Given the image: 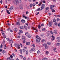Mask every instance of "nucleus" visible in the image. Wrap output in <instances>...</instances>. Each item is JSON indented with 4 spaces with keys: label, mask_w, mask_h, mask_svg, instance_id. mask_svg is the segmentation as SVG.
I'll list each match as a JSON object with an SVG mask.
<instances>
[{
    "label": "nucleus",
    "mask_w": 60,
    "mask_h": 60,
    "mask_svg": "<svg viewBox=\"0 0 60 60\" xmlns=\"http://www.w3.org/2000/svg\"><path fill=\"white\" fill-rule=\"evenodd\" d=\"M35 5V4L34 3H33V4L32 3L30 4L29 5L30 6V8H32L33 6V7H34V6Z\"/></svg>",
    "instance_id": "f257e3e1"
},
{
    "label": "nucleus",
    "mask_w": 60,
    "mask_h": 60,
    "mask_svg": "<svg viewBox=\"0 0 60 60\" xmlns=\"http://www.w3.org/2000/svg\"><path fill=\"white\" fill-rule=\"evenodd\" d=\"M14 4L16 5H18V0H15L14 1Z\"/></svg>",
    "instance_id": "f03ea898"
},
{
    "label": "nucleus",
    "mask_w": 60,
    "mask_h": 60,
    "mask_svg": "<svg viewBox=\"0 0 60 60\" xmlns=\"http://www.w3.org/2000/svg\"><path fill=\"white\" fill-rule=\"evenodd\" d=\"M45 8V4H43L41 5V10H42L43 9H44Z\"/></svg>",
    "instance_id": "7ed1b4c3"
},
{
    "label": "nucleus",
    "mask_w": 60,
    "mask_h": 60,
    "mask_svg": "<svg viewBox=\"0 0 60 60\" xmlns=\"http://www.w3.org/2000/svg\"><path fill=\"white\" fill-rule=\"evenodd\" d=\"M16 47L17 49H20V45L19 44L17 45Z\"/></svg>",
    "instance_id": "20e7f679"
},
{
    "label": "nucleus",
    "mask_w": 60,
    "mask_h": 60,
    "mask_svg": "<svg viewBox=\"0 0 60 60\" xmlns=\"http://www.w3.org/2000/svg\"><path fill=\"white\" fill-rule=\"evenodd\" d=\"M52 22H50L49 24V26H52Z\"/></svg>",
    "instance_id": "39448f33"
},
{
    "label": "nucleus",
    "mask_w": 60,
    "mask_h": 60,
    "mask_svg": "<svg viewBox=\"0 0 60 60\" xmlns=\"http://www.w3.org/2000/svg\"><path fill=\"white\" fill-rule=\"evenodd\" d=\"M19 8L21 10H22L23 9V7L22 6V5H20L19 7Z\"/></svg>",
    "instance_id": "423d86ee"
},
{
    "label": "nucleus",
    "mask_w": 60,
    "mask_h": 60,
    "mask_svg": "<svg viewBox=\"0 0 60 60\" xmlns=\"http://www.w3.org/2000/svg\"><path fill=\"white\" fill-rule=\"evenodd\" d=\"M22 39L24 40H26V38H25V37L24 36H22Z\"/></svg>",
    "instance_id": "0eeeda50"
},
{
    "label": "nucleus",
    "mask_w": 60,
    "mask_h": 60,
    "mask_svg": "<svg viewBox=\"0 0 60 60\" xmlns=\"http://www.w3.org/2000/svg\"><path fill=\"white\" fill-rule=\"evenodd\" d=\"M40 41H41L40 40L38 39H36V41L37 43H39V42H40Z\"/></svg>",
    "instance_id": "6e6552de"
},
{
    "label": "nucleus",
    "mask_w": 60,
    "mask_h": 60,
    "mask_svg": "<svg viewBox=\"0 0 60 60\" xmlns=\"http://www.w3.org/2000/svg\"><path fill=\"white\" fill-rule=\"evenodd\" d=\"M21 22L22 23H25V22H26L25 20L23 19L21 20Z\"/></svg>",
    "instance_id": "1a4fd4ad"
},
{
    "label": "nucleus",
    "mask_w": 60,
    "mask_h": 60,
    "mask_svg": "<svg viewBox=\"0 0 60 60\" xmlns=\"http://www.w3.org/2000/svg\"><path fill=\"white\" fill-rule=\"evenodd\" d=\"M26 44L27 45H29L30 44V42H26Z\"/></svg>",
    "instance_id": "9d476101"
},
{
    "label": "nucleus",
    "mask_w": 60,
    "mask_h": 60,
    "mask_svg": "<svg viewBox=\"0 0 60 60\" xmlns=\"http://www.w3.org/2000/svg\"><path fill=\"white\" fill-rule=\"evenodd\" d=\"M41 2H40V4H38V6H40L42 4V0H41Z\"/></svg>",
    "instance_id": "9b49d317"
},
{
    "label": "nucleus",
    "mask_w": 60,
    "mask_h": 60,
    "mask_svg": "<svg viewBox=\"0 0 60 60\" xmlns=\"http://www.w3.org/2000/svg\"><path fill=\"white\" fill-rule=\"evenodd\" d=\"M54 5H51L50 6L51 10H52V8H54Z\"/></svg>",
    "instance_id": "f8f14e48"
},
{
    "label": "nucleus",
    "mask_w": 60,
    "mask_h": 60,
    "mask_svg": "<svg viewBox=\"0 0 60 60\" xmlns=\"http://www.w3.org/2000/svg\"><path fill=\"white\" fill-rule=\"evenodd\" d=\"M16 24L18 25V26H19V25H20V23H19V22H16Z\"/></svg>",
    "instance_id": "ddd939ff"
},
{
    "label": "nucleus",
    "mask_w": 60,
    "mask_h": 60,
    "mask_svg": "<svg viewBox=\"0 0 60 60\" xmlns=\"http://www.w3.org/2000/svg\"><path fill=\"white\" fill-rule=\"evenodd\" d=\"M7 13L8 14H10V13L9 12V10L7 9Z\"/></svg>",
    "instance_id": "4468645a"
},
{
    "label": "nucleus",
    "mask_w": 60,
    "mask_h": 60,
    "mask_svg": "<svg viewBox=\"0 0 60 60\" xmlns=\"http://www.w3.org/2000/svg\"><path fill=\"white\" fill-rule=\"evenodd\" d=\"M46 48V47H47V44H45L43 45Z\"/></svg>",
    "instance_id": "2eb2a0df"
},
{
    "label": "nucleus",
    "mask_w": 60,
    "mask_h": 60,
    "mask_svg": "<svg viewBox=\"0 0 60 60\" xmlns=\"http://www.w3.org/2000/svg\"><path fill=\"white\" fill-rule=\"evenodd\" d=\"M4 36L3 37H1V38H4V39H5L6 38V36H5V35H4V36Z\"/></svg>",
    "instance_id": "dca6fc26"
},
{
    "label": "nucleus",
    "mask_w": 60,
    "mask_h": 60,
    "mask_svg": "<svg viewBox=\"0 0 60 60\" xmlns=\"http://www.w3.org/2000/svg\"><path fill=\"white\" fill-rule=\"evenodd\" d=\"M5 40H4L2 42V44H3V45H4L5 44Z\"/></svg>",
    "instance_id": "f3484780"
},
{
    "label": "nucleus",
    "mask_w": 60,
    "mask_h": 60,
    "mask_svg": "<svg viewBox=\"0 0 60 60\" xmlns=\"http://www.w3.org/2000/svg\"><path fill=\"white\" fill-rule=\"evenodd\" d=\"M56 45L57 46H60V43L56 44Z\"/></svg>",
    "instance_id": "a211bd4d"
},
{
    "label": "nucleus",
    "mask_w": 60,
    "mask_h": 60,
    "mask_svg": "<svg viewBox=\"0 0 60 60\" xmlns=\"http://www.w3.org/2000/svg\"><path fill=\"white\" fill-rule=\"evenodd\" d=\"M27 37H28V38H31V35H30L29 34L27 35Z\"/></svg>",
    "instance_id": "6ab92c4d"
},
{
    "label": "nucleus",
    "mask_w": 60,
    "mask_h": 60,
    "mask_svg": "<svg viewBox=\"0 0 60 60\" xmlns=\"http://www.w3.org/2000/svg\"><path fill=\"white\" fill-rule=\"evenodd\" d=\"M31 50L32 51H34L35 50V49H34V48H32L31 49Z\"/></svg>",
    "instance_id": "aec40b11"
},
{
    "label": "nucleus",
    "mask_w": 60,
    "mask_h": 60,
    "mask_svg": "<svg viewBox=\"0 0 60 60\" xmlns=\"http://www.w3.org/2000/svg\"><path fill=\"white\" fill-rule=\"evenodd\" d=\"M37 11H41V9L38 8L37 10Z\"/></svg>",
    "instance_id": "412c9836"
},
{
    "label": "nucleus",
    "mask_w": 60,
    "mask_h": 60,
    "mask_svg": "<svg viewBox=\"0 0 60 60\" xmlns=\"http://www.w3.org/2000/svg\"><path fill=\"white\" fill-rule=\"evenodd\" d=\"M49 52L48 51H46L45 52V54L46 55H48L49 54Z\"/></svg>",
    "instance_id": "4be33fe9"
},
{
    "label": "nucleus",
    "mask_w": 60,
    "mask_h": 60,
    "mask_svg": "<svg viewBox=\"0 0 60 60\" xmlns=\"http://www.w3.org/2000/svg\"><path fill=\"white\" fill-rule=\"evenodd\" d=\"M26 51V50L25 49H22V52L23 53H24Z\"/></svg>",
    "instance_id": "5701e85b"
},
{
    "label": "nucleus",
    "mask_w": 60,
    "mask_h": 60,
    "mask_svg": "<svg viewBox=\"0 0 60 60\" xmlns=\"http://www.w3.org/2000/svg\"><path fill=\"white\" fill-rule=\"evenodd\" d=\"M28 50H27L26 51V55H28Z\"/></svg>",
    "instance_id": "b1692460"
},
{
    "label": "nucleus",
    "mask_w": 60,
    "mask_h": 60,
    "mask_svg": "<svg viewBox=\"0 0 60 60\" xmlns=\"http://www.w3.org/2000/svg\"><path fill=\"white\" fill-rule=\"evenodd\" d=\"M20 52V53L21 54H22V49H20L19 50Z\"/></svg>",
    "instance_id": "393cba45"
},
{
    "label": "nucleus",
    "mask_w": 60,
    "mask_h": 60,
    "mask_svg": "<svg viewBox=\"0 0 60 60\" xmlns=\"http://www.w3.org/2000/svg\"><path fill=\"white\" fill-rule=\"evenodd\" d=\"M20 57L21 59L23 58V56L21 55H20L19 56Z\"/></svg>",
    "instance_id": "a878e982"
},
{
    "label": "nucleus",
    "mask_w": 60,
    "mask_h": 60,
    "mask_svg": "<svg viewBox=\"0 0 60 60\" xmlns=\"http://www.w3.org/2000/svg\"><path fill=\"white\" fill-rule=\"evenodd\" d=\"M38 28L39 29H40L41 28V25H38Z\"/></svg>",
    "instance_id": "bb28decb"
},
{
    "label": "nucleus",
    "mask_w": 60,
    "mask_h": 60,
    "mask_svg": "<svg viewBox=\"0 0 60 60\" xmlns=\"http://www.w3.org/2000/svg\"><path fill=\"white\" fill-rule=\"evenodd\" d=\"M10 57L11 58H13V56L12 55H11L10 56Z\"/></svg>",
    "instance_id": "cd10ccee"
},
{
    "label": "nucleus",
    "mask_w": 60,
    "mask_h": 60,
    "mask_svg": "<svg viewBox=\"0 0 60 60\" xmlns=\"http://www.w3.org/2000/svg\"><path fill=\"white\" fill-rule=\"evenodd\" d=\"M24 27L25 28V29H26V30H27V28H26V26H24Z\"/></svg>",
    "instance_id": "c85d7f7f"
},
{
    "label": "nucleus",
    "mask_w": 60,
    "mask_h": 60,
    "mask_svg": "<svg viewBox=\"0 0 60 60\" xmlns=\"http://www.w3.org/2000/svg\"><path fill=\"white\" fill-rule=\"evenodd\" d=\"M44 60H48V59L46 58H43Z\"/></svg>",
    "instance_id": "c756f323"
},
{
    "label": "nucleus",
    "mask_w": 60,
    "mask_h": 60,
    "mask_svg": "<svg viewBox=\"0 0 60 60\" xmlns=\"http://www.w3.org/2000/svg\"><path fill=\"white\" fill-rule=\"evenodd\" d=\"M47 43L48 45H50V44H51V43L49 42H47Z\"/></svg>",
    "instance_id": "7c9ffc66"
},
{
    "label": "nucleus",
    "mask_w": 60,
    "mask_h": 60,
    "mask_svg": "<svg viewBox=\"0 0 60 60\" xmlns=\"http://www.w3.org/2000/svg\"><path fill=\"white\" fill-rule=\"evenodd\" d=\"M25 19H29V18L28 17H27L26 16H25Z\"/></svg>",
    "instance_id": "2f4dec72"
},
{
    "label": "nucleus",
    "mask_w": 60,
    "mask_h": 60,
    "mask_svg": "<svg viewBox=\"0 0 60 60\" xmlns=\"http://www.w3.org/2000/svg\"><path fill=\"white\" fill-rule=\"evenodd\" d=\"M23 27L22 26H21L20 27V29H23Z\"/></svg>",
    "instance_id": "473e14b6"
},
{
    "label": "nucleus",
    "mask_w": 60,
    "mask_h": 60,
    "mask_svg": "<svg viewBox=\"0 0 60 60\" xmlns=\"http://www.w3.org/2000/svg\"><path fill=\"white\" fill-rule=\"evenodd\" d=\"M10 8L11 9V10H12V9H13V6H11V7Z\"/></svg>",
    "instance_id": "72a5a7b5"
},
{
    "label": "nucleus",
    "mask_w": 60,
    "mask_h": 60,
    "mask_svg": "<svg viewBox=\"0 0 60 60\" xmlns=\"http://www.w3.org/2000/svg\"><path fill=\"white\" fill-rule=\"evenodd\" d=\"M6 52H5V50H3L2 52L3 53V54H4Z\"/></svg>",
    "instance_id": "f704fd0d"
},
{
    "label": "nucleus",
    "mask_w": 60,
    "mask_h": 60,
    "mask_svg": "<svg viewBox=\"0 0 60 60\" xmlns=\"http://www.w3.org/2000/svg\"><path fill=\"white\" fill-rule=\"evenodd\" d=\"M50 34H53L54 33L52 31H50Z\"/></svg>",
    "instance_id": "c9c22d12"
},
{
    "label": "nucleus",
    "mask_w": 60,
    "mask_h": 60,
    "mask_svg": "<svg viewBox=\"0 0 60 60\" xmlns=\"http://www.w3.org/2000/svg\"><path fill=\"white\" fill-rule=\"evenodd\" d=\"M19 31L21 33H23V31L22 30H20Z\"/></svg>",
    "instance_id": "e433bc0d"
},
{
    "label": "nucleus",
    "mask_w": 60,
    "mask_h": 60,
    "mask_svg": "<svg viewBox=\"0 0 60 60\" xmlns=\"http://www.w3.org/2000/svg\"><path fill=\"white\" fill-rule=\"evenodd\" d=\"M41 26H44V24L43 23L41 24Z\"/></svg>",
    "instance_id": "4c0bfd02"
},
{
    "label": "nucleus",
    "mask_w": 60,
    "mask_h": 60,
    "mask_svg": "<svg viewBox=\"0 0 60 60\" xmlns=\"http://www.w3.org/2000/svg\"><path fill=\"white\" fill-rule=\"evenodd\" d=\"M32 29H33L34 30H36V29H35V28H34V27H32Z\"/></svg>",
    "instance_id": "58836bf2"
},
{
    "label": "nucleus",
    "mask_w": 60,
    "mask_h": 60,
    "mask_svg": "<svg viewBox=\"0 0 60 60\" xmlns=\"http://www.w3.org/2000/svg\"><path fill=\"white\" fill-rule=\"evenodd\" d=\"M18 3H21V0H19Z\"/></svg>",
    "instance_id": "ea45409f"
},
{
    "label": "nucleus",
    "mask_w": 60,
    "mask_h": 60,
    "mask_svg": "<svg viewBox=\"0 0 60 60\" xmlns=\"http://www.w3.org/2000/svg\"><path fill=\"white\" fill-rule=\"evenodd\" d=\"M57 21H59L60 20V19L58 18L57 19Z\"/></svg>",
    "instance_id": "a19ab883"
},
{
    "label": "nucleus",
    "mask_w": 60,
    "mask_h": 60,
    "mask_svg": "<svg viewBox=\"0 0 60 60\" xmlns=\"http://www.w3.org/2000/svg\"><path fill=\"white\" fill-rule=\"evenodd\" d=\"M9 43H11V40H9Z\"/></svg>",
    "instance_id": "79ce46f5"
},
{
    "label": "nucleus",
    "mask_w": 60,
    "mask_h": 60,
    "mask_svg": "<svg viewBox=\"0 0 60 60\" xmlns=\"http://www.w3.org/2000/svg\"><path fill=\"white\" fill-rule=\"evenodd\" d=\"M37 39H38V40H41V38L40 37L38 38H37Z\"/></svg>",
    "instance_id": "37998d69"
},
{
    "label": "nucleus",
    "mask_w": 60,
    "mask_h": 60,
    "mask_svg": "<svg viewBox=\"0 0 60 60\" xmlns=\"http://www.w3.org/2000/svg\"><path fill=\"white\" fill-rule=\"evenodd\" d=\"M42 42H44L45 41V40L44 39H43L42 41Z\"/></svg>",
    "instance_id": "c03bdc74"
},
{
    "label": "nucleus",
    "mask_w": 60,
    "mask_h": 60,
    "mask_svg": "<svg viewBox=\"0 0 60 60\" xmlns=\"http://www.w3.org/2000/svg\"><path fill=\"white\" fill-rule=\"evenodd\" d=\"M12 55L14 57H15V55L13 53H12Z\"/></svg>",
    "instance_id": "a18cd8bd"
},
{
    "label": "nucleus",
    "mask_w": 60,
    "mask_h": 60,
    "mask_svg": "<svg viewBox=\"0 0 60 60\" xmlns=\"http://www.w3.org/2000/svg\"><path fill=\"white\" fill-rule=\"evenodd\" d=\"M58 40H60V37H57L56 38Z\"/></svg>",
    "instance_id": "49530a36"
},
{
    "label": "nucleus",
    "mask_w": 60,
    "mask_h": 60,
    "mask_svg": "<svg viewBox=\"0 0 60 60\" xmlns=\"http://www.w3.org/2000/svg\"><path fill=\"white\" fill-rule=\"evenodd\" d=\"M43 3H45V4H46V1L45 0H44L42 1Z\"/></svg>",
    "instance_id": "de8ad7c7"
},
{
    "label": "nucleus",
    "mask_w": 60,
    "mask_h": 60,
    "mask_svg": "<svg viewBox=\"0 0 60 60\" xmlns=\"http://www.w3.org/2000/svg\"><path fill=\"white\" fill-rule=\"evenodd\" d=\"M29 34L28 32H27L25 34V35H26V34H27V35H28Z\"/></svg>",
    "instance_id": "09e8293b"
},
{
    "label": "nucleus",
    "mask_w": 60,
    "mask_h": 60,
    "mask_svg": "<svg viewBox=\"0 0 60 60\" xmlns=\"http://www.w3.org/2000/svg\"><path fill=\"white\" fill-rule=\"evenodd\" d=\"M38 37H39V36L37 35L36 36V38H37H37H38Z\"/></svg>",
    "instance_id": "8fccbe9b"
},
{
    "label": "nucleus",
    "mask_w": 60,
    "mask_h": 60,
    "mask_svg": "<svg viewBox=\"0 0 60 60\" xmlns=\"http://www.w3.org/2000/svg\"><path fill=\"white\" fill-rule=\"evenodd\" d=\"M15 32H17V31H18V29H17V28H15Z\"/></svg>",
    "instance_id": "3c124183"
},
{
    "label": "nucleus",
    "mask_w": 60,
    "mask_h": 60,
    "mask_svg": "<svg viewBox=\"0 0 60 60\" xmlns=\"http://www.w3.org/2000/svg\"><path fill=\"white\" fill-rule=\"evenodd\" d=\"M56 48H55L53 49V51H54V52H55L56 50Z\"/></svg>",
    "instance_id": "603ef678"
},
{
    "label": "nucleus",
    "mask_w": 60,
    "mask_h": 60,
    "mask_svg": "<svg viewBox=\"0 0 60 60\" xmlns=\"http://www.w3.org/2000/svg\"><path fill=\"white\" fill-rule=\"evenodd\" d=\"M54 24L55 25V26H57V23L56 22H55L54 23Z\"/></svg>",
    "instance_id": "864d4df0"
},
{
    "label": "nucleus",
    "mask_w": 60,
    "mask_h": 60,
    "mask_svg": "<svg viewBox=\"0 0 60 60\" xmlns=\"http://www.w3.org/2000/svg\"><path fill=\"white\" fill-rule=\"evenodd\" d=\"M52 38L51 39V40L52 41H54L55 39V38Z\"/></svg>",
    "instance_id": "5fc2aeb1"
},
{
    "label": "nucleus",
    "mask_w": 60,
    "mask_h": 60,
    "mask_svg": "<svg viewBox=\"0 0 60 60\" xmlns=\"http://www.w3.org/2000/svg\"><path fill=\"white\" fill-rule=\"evenodd\" d=\"M6 39L8 41H9V40H10V39L9 38H7Z\"/></svg>",
    "instance_id": "6e6d98bb"
},
{
    "label": "nucleus",
    "mask_w": 60,
    "mask_h": 60,
    "mask_svg": "<svg viewBox=\"0 0 60 60\" xmlns=\"http://www.w3.org/2000/svg\"><path fill=\"white\" fill-rule=\"evenodd\" d=\"M49 7H47L46 9V10H49Z\"/></svg>",
    "instance_id": "4d7b16f0"
},
{
    "label": "nucleus",
    "mask_w": 60,
    "mask_h": 60,
    "mask_svg": "<svg viewBox=\"0 0 60 60\" xmlns=\"http://www.w3.org/2000/svg\"><path fill=\"white\" fill-rule=\"evenodd\" d=\"M56 19H54L53 20V22H56Z\"/></svg>",
    "instance_id": "13d9d810"
},
{
    "label": "nucleus",
    "mask_w": 60,
    "mask_h": 60,
    "mask_svg": "<svg viewBox=\"0 0 60 60\" xmlns=\"http://www.w3.org/2000/svg\"><path fill=\"white\" fill-rule=\"evenodd\" d=\"M11 8H10L9 9V10L10 11H11Z\"/></svg>",
    "instance_id": "bf43d9fd"
},
{
    "label": "nucleus",
    "mask_w": 60,
    "mask_h": 60,
    "mask_svg": "<svg viewBox=\"0 0 60 60\" xmlns=\"http://www.w3.org/2000/svg\"><path fill=\"white\" fill-rule=\"evenodd\" d=\"M37 54H39L40 53V51L38 50L37 52Z\"/></svg>",
    "instance_id": "052dcab7"
},
{
    "label": "nucleus",
    "mask_w": 60,
    "mask_h": 60,
    "mask_svg": "<svg viewBox=\"0 0 60 60\" xmlns=\"http://www.w3.org/2000/svg\"><path fill=\"white\" fill-rule=\"evenodd\" d=\"M4 49H6V45H5V46L4 47Z\"/></svg>",
    "instance_id": "680f3d73"
},
{
    "label": "nucleus",
    "mask_w": 60,
    "mask_h": 60,
    "mask_svg": "<svg viewBox=\"0 0 60 60\" xmlns=\"http://www.w3.org/2000/svg\"><path fill=\"white\" fill-rule=\"evenodd\" d=\"M28 13H29V12H28V11H27L26 12V15H27V14H28Z\"/></svg>",
    "instance_id": "e2e57ef3"
},
{
    "label": "nucleus",
    "mask_w": 60,
    "mask_h": 60,
    "mask_svg": "<svg viewBox=\"0 0 60 60\" xmlns=\"http://www.w3.org/2000/svg\"><path fill=\"white\" fill-rule=\"evenodd\" d=\"M42 31H45V28H43L42 29Z\"/></svg>",
    "instance_id": "0e129e2a"
},
{
    "label": "nucleus",
    "mask_w": 60,
    "mask_h": 60,
    "mask_svg": "<svg viewBox=\"0 0 60 60\" xmlns=\"http://www.w3.org/2000/svg\"><path fill=\"white\" fill-rule=\"evenodd\" d=\"M7 59L8 60H10V57H8Z\"/></svg>",
    "instance_id": "69168bd1"
},
{
    "label": "nucleus",
    "mask_w": 60,
    "mask_h": 60,
    "mask_svg": "<svg viewBox=\"0 0 60 60\" xmlns=\"http://www.w3.org/2000/svg\"><path fill=\"white\" fill-rule=\"evenodd\" d=\"M23 59L24 60H26V57H24L23 58Z\"/></svg>",
    "instance_id": "338daca9"
},
{
    "label": "nucleus",
    "mask_w": 60,
    "mask_h": 60,
    "mask_svg": "<svg viewBox=\"0 0 60 60\" xmlns=\"http://www.w3.org/2000/svg\"><path fill=\"white\" fill-rule=\"evenodd\" d=\"M57 17H58V18H59V17H60V15H58L57 16Z\"/></svg>",
    "instance_id": "774afa93"
}]
</instances>
